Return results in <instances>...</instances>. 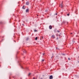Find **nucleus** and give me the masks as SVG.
<instances>
[{
  "instance_id": "obj_2",
  "label": "nucleus",
  "mask_w": 79,
  "mask_h": 79,
  "mask_svg": "<svg viewBox=\"0 0 79 79\" xmlns=\"http://www.w3.org/2000/svg\"><path fill=\"white\" fill-rule=\"evenodd\" d=\"M60 7H61V8H63V4H61V5L60 6Z\"/></svg>"
},
{
  "instance_id": "obj_11",
  "label": "nucleus",
  "mask_w": 79,
  "mask_h": 79,
  "mask_svg": "<svg viewBox=\"0 0 79 79\" xmlns=\"http://www.w3.org/2000/svg\"><path fill=\"white\" fill-rule=\"evenodd\" d=\"M67 15L68 16H69V14H68Z\"/></svg>"
},
{
  "instance_id": "obj_10",
  "label": "nucleus",
  "mask_w": 79,
  "mask_h": 79,
  "mask_svg": "<svg viewBox=\"0 0 79 79\" xmlns=\"http://www.w3.org/2000/svg\"><path fill=\"white\" fill-rule=\"evenodd\" d=\"M29 38H27L26 39L27 40H29Z\"/></svg>"
},
{
  "instance_id": "obj_12",
  "label": "nucleus",
  "mask_w": 79,
  "mask_h": 79,
  "mask_svg": "<svg viewBox=\"0 0 79 79\" xmlns=\"http://www.w3.org/2000/svg\"><path fill=\"white\" fill-rule=\"evenodd\" d=\"M22 8H23V9H24V10H25V8H24V7H22Z\"/></svg>"
},
{
  "instance_id": "obj_13",
  "label": "nucleus",
  "mask_w": 79,
  "mask_h": 79,
  "mask_svg": "<svg viewBox=\"0 0 79 79\" xmlns=\"http://www.w3.org/2000/svg\"><path fill=\"white\" fill-rule=\"evenodd\" d=\"M53 56V54H52V57L51 58H52V57Z\"/></svg>"
},
{
  "instance_id": "obj_14",
  "label": "nucleus",
  "mask_w": 79,
  "mask_h": 79,
  "mask_svg": "<svg viewBox=\"0 0 79 79\" xmlns=\"http://www.w3.org/2000/svg\"><path fill=\"white\" fill-rule=\"evenodd\" d=\"M57 32H60V31H58V30L57 31Z\"/></svg>"
},
{
  "instance_id": "obj_15",
  "label": "nucleus",
  "mask_w": 79,
  "mask_h": 79,
  "mask_svg": "<svg viewBox=\"0 0 79 79\" xmlns=\"http://www.w3.org/2000/svg\"><path fill=\"white\" fill-rule=\"evenodd\" d=\"M24 53H25V52H26V50H24V51H23Z\"/></svg>"
},
{
  "instance_id": "obj_24",
  "label": "nucleus",
  "mask_w": 79,
  "mask_h": 79,
  "mask_svg": "<svg viewBox=\"0 0 79 79\" xmlns=\"http://www.w3.org/2000/svg\"><path fill=\"white\" fill-rule=\"evenodd\" d=\"M44 53H43V55H44Z\"/></svg>"
},
{
  "instance_id": "obj_17",
  "label": "nucleus",
  "mask_w": 79,
  "mask_h": 79,
  "mask_svg": "<svg viewBox=\"0 0 79 79\" xmlns=\"http://www.w3.org/2000/svg\"><path fill=\"white\" fill-rule=\"evenodd\" d=\"M42 61H44V60H42Z\"/></svg>"
},
{
  "instance_id": "obj_20",
  "label": "nucleus",
  "mask_w": 79,
  "mask_h": 79,
  "mask_svg": "<svg viewBox=\"0 0 79 79\" xmlns=\"http://www.w3.org/2000/svg\"><path fill=\"white\" fill-rule=\"evenodd\" d=\"M24 6H23V7H24Z\"/></svg>"
},
{
  "instance_id": "obj_8",
  "label": "nucleus",
  "mask_w": 79,
  "mask_h": 79,
  "mask_svg": "<svg viewBox=\"0 0 79 79\" xmlns=\"http://www.w3.org/2000/svg\"><path fill=\"white\" fill-rule=\"evenodd\" d=\"M34 32H37V30H35Z\"/></svg>"
},
{
  "instance_id": "obj_7",
  "label": "nucleus",
  "mask_w": 79,
  "mask_h": 79,
  "mask_svg": "<svg viewBox=\"0 0 79 79\" xmlns=\"http://www.w3.org/2000/svg\"><path fill=\"white\" fill-rule=\"evenodd\" d=\"M31 73H29L28 74V76H30V75H31Z\"/></svg>"
},
{
  "instance_id": "obj_3",
  "label": "nucleus",
  "mask_w": 79,
  "mask_h": 79,
  "mask_svg": "<svg viewBox=\"0 0 79 79\" xmlns=\"http://www.w3.org/2000/svg\"><path fill=\"white\" fill-rule=\"evenodd\" d=\"M49 28L50 29H52V26L51 25H50L49 27Z\"/></svg>"
},
{
  "instance_id": "obj_9",
  "label": "nucleus",
  "mask_w": 79,
  "mask_h": 79,
  "mask_svg": "<svg viewBox=\"0 0 79 79\" xmlns=\"http://www.w3.org/2000/svg\"><path fill=\"white\" fill-rule=\"evenodd\" d=\"M35 40H37V37H36L35 39Z\"/></svg>"
},
{
  "instance_id": "obj_22",
  "label": "nucleus",
  "mask_w": 79,
  "mask_h": 79,
  "mask_svg": "<svg viewBox=\"0 0 79 79\" xmlns=\"http://www.w3.org/2000/svg\"><path fill=\"white\" fill-rule=\"evenodd\" d=\"M33 79H35V78L34 77Z\"/></svg>"
},
{
  "instance_id": "obj_23",
  "label": "nucleus",
  "mask_w": 79,
  "mask_h": 79,
  "mask_svg": "<svg viewBox=\"0 0 79 79\" xmlns=\"http://www.w3.org/2000/svg\"><path fill=\"white\" fill-rule=\"evenodd\" d=\"M73 34V33H71V34Z\"/></svg>"
},
{
  "instance_id": "obj_16",
  "label": "nucleus",
  "mask_w": 79,
  "mask_h": 79,
  "mask_svg": "<svg viewBox=\"0 0 79 79\" xmlns=\"http://www.w3.org/2000/svg\"><path fill=\"white\" fill-rule=\"evenodd\" d=\"M56 48L57 49V50H59V48Z\"/></svg>"
},
{
  "instance_id": "obj_21",
  "label": "nucleus",
  "mask_w": 79,
  "mask_h": 79,
  "mask_svg": "<svg viewBox=\"0 0 79 79\" xmlns=\"http://www.w3.org/2000/svg\"><path fill=\"white\" fill-rule=\"evenodd\" d=\"M57 39L58 40V38H57Z\"/></svg>"
},
{
  "instance_id": "obj_18",
  "label": "nucleus",
  "mask_w": 79,
  "mask_h": 79,
  "mask_svg": "<svg viewBox=\"0 0 79 79\" xmlns=\"http://www.w3.org/2000/svg\"><path fill=\"white\" fill-rule=\"evenodd\" d=\"M68 60H70V58H68Z\"/></svg>"
},
{
  "instance_id": "obj_1",
  "label": "nucleus",
  "mask_w": 79,
  "mask_h": 79,
  "mask_svg": "<svg viewBox=\"0 0 79 79\" xmlns=\"http://www.w3.org/2000/svg\"><path fill=\"white\" fill-rule=\"evenodd\" d=\"M50 79H53V76L52 75L50 76L49 77Z\"/></svg>"
},
{
  "instance_id": "obj_4",
  "label": "nucleus",
  "mask_w": 79,
  "mask_h": 79,
  "mask_svg": "<svg viewBox=\"0 0 79 79\" xmlns=\"http://www.w3.org/2000/svg\"><path fill=\"white\" fill-rule=\"evenodd\" d=\"M29 2H26V5H29Z\"/></svg>"
},
{
  "instance_id": "obj_6",
  "label": "nucleus",
  "mask_w": 79,
  "mask_h": 79,
  "mask_svg": "<svg viewBox=\"0 0 79 79\" xmlns=\"http://www.w3.org/2000/svg\"><path fill=\"white\" fill-rule=\"evenodd\" d=\"M52 38H55V35H53L52 36Z\"/></svg>"
},
{
  "instance_id": "obj_5",
  "label": "nucleus",
  "mask_w": 79,
  "mask_h": 79,
  "mask_svg": "<svg viewBox=\"0 0 79 79\" xmlns=\"http://www.w3.org/2000/svg\"><path fill=\"white\" fill-rule=\"evenodd\" d=\"M29 9H27L26 10V12H29Z\"/></svg>"
},
{
  "instance_id": "obj_19",
  "label": "nucleus",
  "mask_w": 79,
  "mask_h": 79,
  "mask_svg": "<svg viewBox=\"0 0 79 79\" xmlns=\"http://www.w3.org/2000/svg\"><path fill=\"white\" fill-rule=\"evenodd\" d=\"M57 15V13L56 14V15Z\"/></svg>"
}]
</instances>
